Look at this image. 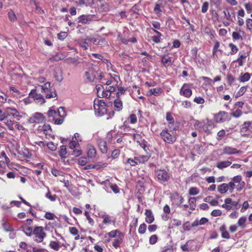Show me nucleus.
<instances>
[{"label":"nucleus","mask_w":252,"mask_h":252,"mask_svg":"<svg viewBox=\"0 0 252 252\" xmlns=\"http://www.w3.org/2000/svg\"><path fill=\"white\" fill-rule=\"evenodd\" d=\"M50 83L48 82L45 83L43 85L39 86V89L45 95V97L47 99L55 97L57 94L55 90L50 91L51 86Z\"/></svg>","instance_id":"3"},{"label":"nucleus","mask_w":252,"mask_h":252,"mask_svg":"<svg viewBox=\"0 0 252 252\" xmlns=\"http://www.w3.org/2000/svg\"><path fill=\"white\" fill-rule=\"evenodd\" d=\"M192 240H189L187 242V243L181 246V249L183 252H187L189 251V243L192 242Z\"/></svg>","instance_id":"54"},{"label":"nucleus","mask_w":252,"mask_h":252,"mask_svg":"<svg viewBox=\"0 0 252 252\" xmlns=\"http://www.w3.org/2000/svg\"><path fill=\"white\" fill-rule=\"evenodd\" d=\"M118 92L117 93L116 95L117 98H119L120 96L123 94H124L125 92L126 91L124 88L122 87H118Z\"/></svg>","instance_id":"59"},{"label":"nucleus","mask_w":252,"mask_h":252,"mask_svg":"<svg viewBox=\"0 0 252 252\" xmlns=\"http://www.w3.org/2000/svg\"><path fill=\"white\" fill-rule=\"evenodd\" d=\"M137 161V157H134L133 158H127V160L124 162V164L126 165L129 164L130 166H134L138 164Z\"/></svg>","instance_id":"26"},{"label":"nucleus","mask_w":252,"mask_h":252,"mask_svg":"<svg viewBox=\"0 0 252 252\" xmlns=\"http://www.w3.org/2000/svg\"><path fill=\"white\" fill-rule=\"evenodd\" d=\"M182 227L184 231H189L192 227L189 221H187L183 224Z\"/></svg>","instance_id":"60"},{"label":"nucleus","mask_w":252,"mask_h":252,"mask_svg":"<svg viewBox=\"0 0 252 252\" xmlns=\"http://www.w3.org/2000/svg\"><path fill=\"white\" fill-rule=\"evenodd\" d=\"M154 32L157 33V35H154L151 37L152 40L156 43H158L161 41V36L162 34L158 31L154 30Z\"/></svg>","instance_id":"29"},{"label":"nucleus","mask_w":252,"mask_h":252,"mask_svg":"<svg viewBox=\"0 0 252 252\" xmlns=\"http://www.w3.org/2000/svg\"><path fill=\"white\" fill-rule=\"evenodd\" d=\"M88 156L90 158H94L95 157L96 155V151L94 147L92 145H89L88 146Z\"/></svg>","instance_id":"21"},{"label":"nucleus","mask_w":252,"mask_h":252,"mask_svg":"<svg viewBox=\"0 0 252 252\" xmlns=\"http://www.w3.org/2000/svg\"><path fill=\"white\" fill-rule=\"evenodd\" d=\"M245 8L248 13H251L252 12V4L248 2L244 4Z\"/></svg>","instance_id":"63"},{"label":"nucleus","mask_w":252,"mask_h":252,"mask_svg":"<svg viewBox=\"0 0 252 252\" xmlns=\"http://www.w3.org/2000/svg\"><path fill=\"white\" fill-rule=\"evenodd\" d=\"M184 199L182 196H180L178 194L174 195L172 197V201L173 203L176 204L180 208L182 207V203L184 202Z\"/></svg>","instance_id":"15"},{"label":"nucleus","mask_w":252,"mask_h":252,"mask_svg":"<svg viewBox=\"0 0 252 252\" xmlns=\"http://www.w3.org/2000/svg\"><path fill=\"white\" fill-rule=\"evenodd\" d=\"M147 229V225L145 223H143L140 224L139 226V227L138 228V232L141 234H144L146 231Z\"/></svg>","instance_id":"51"},{"label":"nucleus","mask_w":252,"mask_h":252,"mask_svg":"<svg viewBox=\"0 0 252 252\" xmlns=\"http://www.w3.org/2000/svg\"><path fill=\"white\" fill-rule=\"evenodd\" d=\"M78 161L79 164L82 166L85 165L87 163V159L86 157H82L78 159Z\"/></svg>","instance_id":"62"},{"label":"nucleus","mask_w":252,"mask_h":252,"mask_svg":"<svg viewBox=\"0 0 252 252\" xmlns=\"http://www.w3.org/2000/svg\"><path fill=\"white\" fill-rule=\"evenodd\" d=\"M240 131L243 135H249L252 133V122H245L241 126Z\"/></svg>","instance_id":"9"},{"label":"nucleus","mask_w":252,"mask_h":252,"mask_svg":"<svg viewBox=\"0 0 252 252\" xmlns=\"http://www.w3.org/2000/svg\"><path fill=\"white\" fill-rule=\"evenodd\" d=\"M242 115V111L241 109H237L231 113V115L234 118H239Z\"/></svg>","instance_id":"41"},{"label":"nucleus","mask_w":252,"mask_h":252,"mask_svg":"<svg viewBox=\"0 0 252 252\" xmlns=\"http://www.w3.org/2000/svg\"><path fill=\"white\" fill-rule=\"evenodd\" d=\"M32 234L35 236L33 238L34 241L37 243L42 242L46 236V234L44 231V228L42 226L35 227L32 231Z\"/></svg>","instance_id":"5"},{"label":"nucleus","mask_w":252,"mask_h":252,"mask_svg":"<svg viewBox=\"0 0 252 252\" xmlns=\"http://www.w3.org/2000/svg\"><path fill=\"white\" fill-rule=\"evenodd\" d=\"M247 221V218L246 217H242L239 218L238 220L237 224L238 225V226L240 227L241 228H244L246 226V222Z\"/></svg>","instance_id":"31"},{"label":"nucleus","mask_w":252,"mask_h":252,"mask_svg":"<svg viewBox=\"0 0 252 252\" xmlns=\"http://www.w3.org/2000/svg\"><path fill=\"white\" fill-rule=\"evenodd\" d=\"M44 117L40 113H35L32 117H31L29 119V122L31 123H40L44 121Z\"/></svg>","instance_id":"11"},{"label":"nucleus","mask_w":252,"mask_h":252,"mask_svg":"<svg viewBox=\"0 0 252 252\" xmlns=\"http://www.w3.org/2000/svg\"><path fill=\"white\" fill-rule=\"evenodd\" d=\"M123 236H120L118 238L114 240V242L112 243V245L114 247H115L116 249L120 247V244L123 242Z\"/></svg>","instance_id":"37"},{"label":"nucleus","mask_w":252,"mask_h":252,"mask_svg":"<svg viewBox=\"0 0 252 252\" xmlns=\"http://www.w3.org/2000/svg\"><path fill=\"white\" fill-rule=\"evenodd\" d=\"M45 197L51 201H54L56 200L57 195L56 194L52 195L50 191L48 190L45 194Z\"/></svg>","instance_id":"52"},{"label":"nucleus","mask_w":252,"mask_h":252,"mask_svg":"<svg viewBox=\"0 0 252 252\" xmlns=\"http://www.w3.org/2000/svg\"><path fill=\"white\" fill-rule=\"evenodd\" d=\"M225 135V131L224 129H221L218 132L217 139L220 140Z\"/></svg>","instance_id":"61"},{"label":"nucleus","mask_w":252,"mask_h":252,"mask_svg":"<svg viewBox=\"0 0 252 252\" xmlns=\"http://www.w3.org/2000/svg\"><path fill=\"white\" fill-rule=\"evenodd\" d=\"M114 107L118 111H120L123 108V103L122 101L118 98L114 100Z\"/></svg>","instance_id":"30"},{"label":"nucleus","mask_w":252,"mask_h":252,"mask_svg":"<svg viewBox=\"0 0 252 252\" xmlns=\"http://www.w3.org/2000/svg\"><path fill=\"white\" fill-rule=\"evenodd\" d=\"M94 3V0H79L78 5L81 6L85 5L86 6H90Z\"/></svg>","instance_id":"34"},{"label":"nucleus","mask_w":252,"mask_h":252,"mask_svg":"<svg viewBox=\"0 0 252 252\" xmlns=\"http://www.w3.org/2000/svg\"><path fill=\"white\" fill-rule=\"evenodd\" d=\"M171 59L172 58L170 57H166L165 55H163L161 57V62L164 66L167 67L172 65Z\"/></svg>","instance_id":"19"},{"label":"nucleus","mask_w":252,"mask_h":252,"mask_svg":"<svg viewBox=\"0 0 252 252\" xmlns=\"http://www.w3.org/2000/svg\"><path fill=\"white\" fill-rule=\"evenodd\" d=\"M63 118L64 117H61L57 118V117L55 118H53V120H52L51 122H54L55 124L57 125H61L62 124L63 122Z\"/></svg>","instance_id":"58"},{"label":"nucleus","mask_w":252,"mask_h":252,"mask_svg":"<svg viewBox=\"0 0 252 252\" xmlns=\"http://www.w3.org/2000/svg\"><path fill=\"white\" fill-rule=\"evenodd\" d=\"M158 236L157 235H152L149 239V243L151 245H154L156 243L158 240Z\"/></svg>","instance_id":"56"},{"label":"nucleus","mask_w":252,"mask_h":252,"mask_svg":"<svg viewBox=\"0 0 252 252\" xmlns=\"http://www.w3.org/2000/svg\"><path fill=\"white\" fill-rule=\"evenodd\" d=\"M228 46L231 49V52H230L231 55H234L238 52V47L236 45L233 44V43H229L228 44Z\"/></svg>","instance_id":"45"},{"label":"nucleus","mask_w":252,"mask_h":252,"mask_svg":"<svg viewBox=\"0 0 252 252\" xmlns=\"http://www.w3.org/2000/svg\"><path fill=\"white\" fill-rule=\"evenodd\" d=\"M242 153L241 151L230 146H225L223 149V153L226 155L240 154Z\"/></svg>","instance_id":"13"},{"label":"nucleus","mask_w":252,"mask_h":252,"mask_svg":"<svg viewBox=\"0 0 252 252\" xmlns=\"http://www.w3.org/2000/svg\"><path fill=\"white\" fill-rule=\"evenodd\" d=\"M66 62L69 64H74L77 65L80 63L78 58H68L66 59Z\"/></svg>","instance_id":"33"},{"label":"nucleus","mask_w":252,"mask_h":252,"mask_svg":"<svg viewBox=\"0 0 252 252\" xmlns=\"http://www.w3.org/2000/svg\"><path fill=\"white\" fill-rule=\"evenodd\" d=\"M88 70L85 73V76L88 82H93L96 79H102L103 75L96 65L91 63H88Z\"/></svg>","instance_id":"1"},{"label":"nucleus","mask_w":252,"mask_h":252,"mask_svg":"<svg viewBox=\"0 0 252 252\" xmlns=\"http://www.w3.org/2000/svg\"><path fill=\"white\" fill-rule=\"evenodd\" d=\"M67 154L66 147L64 145L60 147V151L59 152V156L61 158H65Z\"/></svg>","instance_id":"36"},{"label":"nucleus","mask_w":252,"mask_h":252,"mask_svg":"<svg viewBox=\"0 0 252 252\" xmlns=\"http://www.w3.org/2000/svg\"><path fill=\"white\" fill-rule=\"evenodd\" d=\"M196 198L195 197H191L189 200V203L190 205V209L192 210L195 209L196 207Z\"/></svg>","instance_id":"42"},{"label":"nucleus","mask_w":252,"mask_h":252,"mask_svg":"<svg viewBox=\"0 0 252 252\" xmlns=\"http://www.w3.org/2000/svg\"><path fill=\"white\" fill-rule=\"evenodd\" d=\"M103 218V221L102 222L104 224H111V223H115V220H113L111 217L108 215H104L102 217Z\"/></svg>","instance_id":"35"},{"label":"nucleus","mask_w":252,"mask_h":252,"mask_svg":"<svg viewBox=\"0 0 252 252\" xmlns=\"http://www.w3.org/2000/svg\"><path fill=\"white\" fill-rule=\"evenodd\" d=\"M199 189L196 187L190 188L189 190V193L190 195H195L199 193Z\"/></svg>","instance_id":"49"},{"label":"nucleus","mask_w":252,"mask_h":252,"mask_svg":"<svg viewBox=\"0 0 252 252\" xmlns=\"http://www.w3.org/2000/svg\"><path fill=\"white\" fill-rule=\"evenodd\" d=\"M29 97L33 99L34 101L39 104H42L45 102L43 95L39 93L37 89H32L29 94Z\"/></svg>","instance_id":"7"},{"label":"nucleus","mask_w":252,"mask_h":252,"mask_svg":"<svg viewBox=\"0 0 252 252\" xmlns=\"http://www.w3.org/2000/svg\"><path fill=\"white\" fill-rule=\"evenodd\" d=\"M155 173L158 181L161 183H164L170 180L169 173L164 169H157L155 170Z\"/></svg>","instance_id":"6"},{"label":"nucleus","mask_w":252,"mask_h":252,"mask_svg":"<svg viewBox=\"0 0 252 252\" xmlns=\"http://www.w3.org/2000/svg\"><path fill=\"white\" fill-rule=\"evenodd\" d=\"M138 163H144L148 161L149 158L148 156H142L137 157Z\"/></svg>","instance_id":"46"},{"label":"nucleus","mask_w":252,"mask_h":252,"mask_svg":"<svg viewBox=\"0 0 252 252\" xmlns=\"http://www.w3.org/2000/svg\"><path fill=\"white\" fill-rule=\"evenodd\" d=\"M47 115L49 118V121L51 122L53 120V118H55L57 116L64 117L66 116V113L63 107H60L58 109V112L52 107L49 109Z\"/></svg>","instance_id":"4"},{"label":"nucleus","mask_w":252,"mask_h":252,"mask_svg":"<svg viewBox=\"0 0 252 252\" xmlns=\"http://www.w3.org/2000/svg\"><path fill=\"white\" fill-rule=\"evenodd\" d=\"M5 123L6 125L7 126L8 129L9 130H13V128H14L13 126V122L10 120H8V119H5Z\"/></svg>","instance_id":"57"},{"label":"nucleus","mask_w":252,"mask_h":252,"mask_svg":"<svg viewBox=\"0 0 252 252\" xmlns=\"http://www.w3.org/2000/svg\"><path fill=\"white\" fill-rule=\"evenodd\" d=\"M107 165V164L106 163L98 162L94 164V169L98 170L101 168L106 167Z\"/></svg>","instance_id":"43"},{"label":"nucleus","mask_w":252,"mask_h":252,"mask_svg":"<svg viewBox=\"0 0 252 252\" xmlns=\"http://www.w3.org/2000/svg\"><path fill=\"white\" fill-rule=\"evenodd\" d=\"M78 19V22L83 24H89L92 21V19L89 16L81 15L79 17Z\"/></svg>","instance_id":"25"},{"label":"nucleus","mask_w":252,"mask_h":252,"mask_svg":"<svg viewBox=\"0 0 252 252\" xmlns=\"http://www.w3.org/2000/svg\"><path fill=\"white\" fill-rule=\"evenodd\" d=\"M38 130L40 132H43L44 134L47 135L49 131H51L52 129L49 125L44 124V125L39 126Z\"/></svg>","instance_id":"23"},{"label":"nucleus","mask_w":252,"mask_h":252,"mask_svg":"<svg viewBox=\"0 0 252 252\" xmlns=\"http://www.w3.org/2000/svg\"><path fill=\"white\" fill-rule=\"evenodd\" d=\"M5 113L7 116H12L13 117L19 120L21 116L19 115L18 111L14 108L7 107L6 109Z\"/></svg>","instance_id":"12"},{"label":"nucleus","mask_w":252,"mask_h":252,"mask_svg":"<svg viewBox=\"0 0 252 252\" xmlns=\"http://www.w3.org/2000/svg\"><path fill=\"white\" fill-rule=\"evenodd\" d=\"M106 103L103 99H95L94 101V107L95 114L97 116H103L107 113L105 107Z\"/></svg>","instance_id":"2"},{"label":"nucleus","mask_w":252,"mask_h":252,"mask_svg":"<svg viewBox=\"0 0 252 252\" xmlns=\"http://www.w3.org/2000/svg\"><path fill=\"white\" fill-rule=\"evenodd\" d=\"M49 246L51 248L55 251H59L60 246L58 242L55 241H51L49 244Z\"/></svg>","instance_id":"40"},{"label":"nucleus","mask_w":252,"mask_h":252,"mask_svg":"<svg viewBox=\"0 0 252 252\" xmlns=\"http://www.w3.org/2000/svg\"><path fill=\"white\" fill-rule=\"evenodd\" d=\"M44 217L48 220H54L56 218V216L51 212H46L45 214Z\"/></svg>","instance_id":"53"},{"label":"nucleus","mask_w":252,"mask_h":252,"mask_svg":"<svg viewBox=\"0 0 252 252\" xmlns=\"http://www.w3.org/2000/svg\"><path fill=\"white\" fill-rule=\"evenodd\" d=\"M227 118L228 113L225 111H220L215 116V120L218 123L224 122Z\"/></svg>","instance_id":"14"},{"label":"nucleus","mask_w":252,"mask_h":252,"mask_svg":"<svg viewBox=\"0 0 252 252\" xmlns=\"http://www.w3.org/2000/svg\"><path fill=\"white\" fill-rule=\"evenodd\" d=\"M248 86H243L240 88L239 90L236 93L235 96L236 98H238L243 95L247 90Z\"/></svg>","instance_id":"32"},{"label":"nucleus","mask_w":252,"mask_h":252,"mask_svg":"<svg viewBox=\"0 0 252 252\" xmlns=\"http://www.w3.org/2000/svg\"><path fill=\"white\" fill-rule=\"evenodd\" d=\"M251 75L248 72L245 73L244 74H241L238 80L240 82L242 83L248 81L250 79Z\"/></svg>","instance_id":"27"},{"label":"nucleus","mask_w":252,"mask_h":252,"mask_svg":"<svg viewBox=\"0 0 252 252\" xmlns=\"http://www.w3.org/2000/svg\"><path fill=\"white\" fill-rule=\"evenodd\" d=\"M162 93V90L160 88H156L150 90L147 93V95L148 96H152V95L158 96L161 94Z\"/></svg>","instance_id":"20"},{"label":"nucleus","mask_w":252,"mask_h":252,"mask_svg":"<svg viewBox=\"0 0 252 252\" xmlns=\"http://www.w3.org/2000/svg\"><path fill=\"white\" fill-rule=\"evenodd\" d=\"M163 1V0H158V2L155 4L154 11L157 14H160L162 12L161 8L163 7L162 4Z\"/></svg>","instance_id":"22"},{"label":"nucleus","mask_w":252,"mask_h":252,"mask_svg":"<svg viewBox=\"0 0 252 252\" xmlns=\"http://www.w3.org/2000/svg\"><path fill=\"white\" fill-rule=\"evenodd\" d=\"M117 234H119V235H121L122 236H123V234L118 230H112L108 233V235L112 238L115 237Z\"/></svg>","instance_id":"50"},{"label":"nucleus","mask_w":252,"mask_h":252,"mask_svg":"<svg viewBox=\"0 0 252 252\" xmlns=\"http://www.w3.org/2000/svg\"><path fill=\"white\" fill-rule=\"evenodd\" d=\"M97 143L99 150L101 153L103 154L107 153L108 149L106 141L101 139H98L97 140Z\"/></svg>","instance_id":"16"},{"label":"nucleus","mask_w":252,"mask_h":252,"mask_svg":"<svg viewBox=\"0 0 252 252\" xmlns=\"http://www.w3.org/2000/svg\"><path fill=\"white\" fill-rule=\"evenodd\" d=\"M2 227L6 232H11L13 230V228L11 225L7 222H5L2 224Z\"/></svg>","instance_id":"44"},{"label":"nucleus","mask_w":252,"mask_h":252,"mask_svg":"<svg viewBox=\"0 0 252 252\" xmlns=\"http://www.w3.org/2000/svg\"><path fill=\"white\" fill-rule=\"evenodd\" d=\"M182 224V221L180 220L173 219L171 221V225H172V227L173 226H179Z\"/></svg>","instance_id":"48"},{"label":"nucleus","mask_w":252,"mask_h":252,"mask_svg":"<svg viewBox=\"0 0 252 252\" xmlns=\"http://www.w3.org/2000/svg\"><path fill=\"white\" fill-rule=\"evenodd\" d=\"M145 215H146L145 220L147 223H151L154 221L155 218L151 210L146 209Z\"/></svg>","instance_id":"18"},{"label":"nucleus","mask_w":252,"mask_h":252,"mask_svg":"<svg viewBox=\"0 0 252 252\" xmlns=\"http://www.w3.org/2000/svg\"><path fill=\"white\" fill-rule=\"evenodd\" d=\"M246 27L247 29L249 30L252 29V19L248 18L246 20Z\"/></svg>","instance_id":"64"},{"label":"nucleus","mask_w":252,"mask_h":252,"mask_svg":"<svg viewBox=\"0 0 252 252\" xmlns=\"http://www.w3.org/2000/svg\"><path fill=\"white\" fill-rule=\"evenodd\" d=\"M190 84L185 83L183 84L180 90V94L186 97H189L192 95V91L190 89Z\"/></svg>","instance_id":"10"},{"label":"nucleus","mask_w":252,"mask_h":252,"mask_svg":"<svg viewBox=\"0 0 252 252\" xmlns=\"http://www.w3.org/2000/svg\"><path fill=\"white\" fill-rule=\"evenodd\" d=\"M231 164V162L228 160H225V161H222L220 162H218L216 166L217 168L222 169L224 168H226L227 167H228L229 165H230Z\"/></svg>","instance_id":"24"},{"label":"nucleus","mask_w":252,"mask_h":252,"mask_svg":"<svg viewBox=\"0 0 252 252\" xmlns=\"http://www.w3.org/2000/svg\"><path fill=\"white\" fill-rule=\"evenodd\" d=\"M8 17L9 20L12 22H14L16 21L17 18L15 13L12 10H10L8 12Z\"/></svg>","instance_id":"38"},{"label":"nucleus","mask_w":252,"mask_h":252,"mask_svg":"<svg viewBox=\"0 0 252 252\" xmlns=\"http://www.w3.org/2000/svg\"><path fill=\"white\" fill-rule=\"evenodd\" d=\"M218 190L221 194H224L228 190L227 184L223 183L218 187Z\"/></svg>","instance_id":"28"},{"label":"nucleus","mask_w":252,"mask_h":252,"mask_svg":"<svg viewBox=\"0 0 252 252\" xmlns=\"http://www.w3.org/2000/svg\"><path fill=\"white\" fill-rule=\"evenodd\" d=\"M220 46V43L218 41H215V45L213 47V50H212V54H213V58L216 60L217 59H218V56L217 53L218 52H220V53L222 52V50H220L219 48Z\"/></svg>","instance_id":"17"},{"label":"nucleus","mask_w":252,"mask_h":252,"mask_svg":"<svg viewBox=\"0 0 252 252\" xmlns=\"http://www.w3.org/2000/svg\"><path fill=\"white\" fill-rule=\"evenodd\" d=\"M223 13L224 14V17L226 20L229 21H232V16L229 12V10L228 8L225 9Z\"/></svg>","instance_id":"47"},{"label":"nucleus","mask_w":252,"mask_h":252,"mask_svg":"<svg viewBox=\"0 0 252 252\" xmlns=\"http://www.w3.org/2000/svg\"><path fill=\"white\" fill-rule=\"evenodd\" d=\"M23 231L28 236H31L32 234V228L31 227H27L23 229Z\"/></svg>","instance_id":"55"},{"label":"nucleus","mask_w":252,"mask_h":252,"mask_svg":"<svg viewBox=\"0 0 252 252\" xmlns=\"http://www.w3.org/2000/svg\"><path fill=\"white\" fill-rule=\"evenodd\" d=\"M160 135L163 140L167 144H172L176 140V137L169 133L167 130H163L160 133Z\"/></svg>","instance_id":"8"},{"label":"nucleus","mask_w":252,"mask_h":252,"mask_svg":"<svg viewBox=\"0 0 252 252\" xmlns=\"http://www.w3.org/2000/svg\"><path fill=\"white\" fill-rule=\"evenodd\" d=\"M166 119L169 122L168 126L170 128H171V125H172L174 122V118L170 113H167L166 115Z\"/></svg>","instance_id":"39"}]
</instances>
